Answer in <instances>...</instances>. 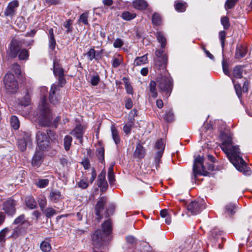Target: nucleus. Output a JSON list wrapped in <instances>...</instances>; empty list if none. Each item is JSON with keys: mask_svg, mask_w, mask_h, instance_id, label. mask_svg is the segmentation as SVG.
Returning <instances> with one entry per match:
<instances>
[{"mask_svg": "<svg viewBox=\"0 0 252 252\" xmlns=\"http://www.w3.org/2000/svg\"><path fill=\"white\" fill-rule=\"evenodd\" d=\"M225 135L220 146L221 150L239 171L246 175H251L252 174L251 168L241 156V153L239 146L233 145L232 138L229 135L225 134Z\"/></svg>", "mask_w": 252, "mask_h": 252, "instance_id": "1", "label": "nucleus"}, {"mask_svg": "<svg viewBox=\"0 0 252 252\" xmlns=\"http://www.w3.org/2000/svg\"><path fill=\"white\" fill-rule=\"evenodd\" d=\"M103 232L100 230H96L92 236L93 243L95 248H100L104 245L105 237L111 233L112 227L110 220L105 221L102 226Z\"/></svg>", "mask_w": 252, "mask_h": 252, "instance_id": "2", "label": "nucleus"}, {"mask_svg": "<svg viewBox=\"0 0 252 252\" xmlns=\"http://www.w3.org/2000/svg\"><path fill=\"white\" fill-rule=\"evenodd\" d=\"M39 109L40 113L38 120L40 125L42 126H49L52 124V114L45 98L42 100Z\"/></svg>", "mask_w": 252, "mask_h": 252, "instance_id": "3", "label": "nucleus"}, {"mask_svg": "<svg viewBox=\"0 0 252 252\" xmlns=\"http://www.w3.org/2000/svg\"><path fill=\"white\" fill-rule=\"evenodd\" d=\"M54 132L51 130H47V133L38 131L36 134V141L37 147L42 151H48L50 148L49 139H55L54 135H52Z\"/></svg>", "mask_w": 252, "mask_h": 252, "instance_id": "4", "label": "nucleus"}, {"mask_svg": "<svg viewBox=\"0 0 252 252\" xmlns=\"http://www.w3.org/2000/svg\"><path fill=\"white\" fill-rule=\"evenodd\" d=\"M157 82L160 91L164 94L166 97H168L173 89L172 79L165 75L159 74L157 78Z\"/></svg>", "mask_w": 252, "mask_h": 252, "instance_id": "5", "label": "nucleus"}, {"mask_svg": "<svg viewBox=\"0 0 252 252\" xmlns=\"http://www.w3.org/2000/svg\"><path fill=\"white\" fill-rule=\"evenodd\" d=\"M4 83L7 93L12 94L17 92L18 84L13 74L7 73L4 77Z\"/></svg>", "mask_w": 252, "mask_h": 252, "instance_id": "6", "label": "nucleus"}, {"mask_svg": "<svg viewBox=\"0 0 252 252\" xmlns=\"http://www.w3.org/2000/svg\"><path fill=\"white\" fill-rule=\"evenodd\" d=\"M107 203V197L105 196H100L94 207V213L96 219L101 220L105 212V206Z\"/></svg>", "mask_w": 252, "mask_h": 252, "instance_id": "7", "label": "nucleus"}, {"mask_svg": "<svg viewBox=\"0 0 252 252\" xmlns=\"http://www.w3.org/2000/svg\"><path fill=\"white\" fill-rule=\"evenodd\" d=\"M16 201L9 198L3 202L2 210L8 216L13 217L16 212Z\"/></svg>", "mask_w": 252, "mask_h": 252, "instance_id": "8", "label": "nucleus"}, {"mask_svg": "<svg viewBox=\"0 0 252 252\" xmlns=\"http://www.w3.org/2000/svg\"><path fill=\"white\" fill-rule=\"evenodd\" d=\"M22 47V43L20 41L12 40L7 51V55L11 58H16Z\"/></svg>", "mask_w": 252, "mask_h": 252, "instance_id": "9", "label": "nucleus"}, {"mask_svg": "<svg viewBox=\"0 0 252 252\" xmlns=\"http://www.w3.org/2000/svg\"><path fill=\"white\" fill-rule=\"evenodd\" d=\"M203 200L192 201L188 205L187 210L191 215H197L205 208Z\"/></svg>", "mask_w": 252, "mask_h": 252, "instance_id": "10", "label": "nucleus"}, {"mask_svg": "<svg viewBox=\"0 0 252 252\" xmlns=\"http://www.w3.org/2000/svg\"><path fill=\"white\" fill-rule=\"evenodd\" d=\"M19 6V2L18 0H13L10 1L4 11V15L6 17L12 18L16 15Z\"/></svg>", "mask_w": 252, "mask_h": 252, "instance_id": "11", "label": "nucleus"}, {"mask_svg": "<svg viewBox=\"0 0 252 252\" xmlns=\"http://www.w3.org/2000/svg\"><path fill=\"white\" fill-rule=\"evenodd\" d=\"M60 90L57 85L53 84L52 85L49 96V99L51 103L54 105L58 103L60 99Z\"/></svg>", "mask_w": 252, "mask_h": 252, "instance_id": "12", "label": "nucleus"}, {"mask_svg": "<svg viewBox=\"0 0 252 252\" xmlns=\"http://www.w3.org/2000/svg\"><path fill=\"white\" fill-rule=\"evenodd\" d=\"M106 172L103 170L98 175L97 178V186L100 188L101 191H105L108 188V184L105 179Z\"/></svg>", "mask_w": 252, "mask_h": 252, "instance_id": "13", "label": "nucleus"}, {"mask_svg": "<svg viewBox=\"0 0 252 252\" xmlns=\"http://www.w3.org/2000/svg\"><path fill=\"white\" fill-rule=\"evenodd\" d=\"M168 57L166 54H164L161 58L155 60V67L156 69H165L167 63Z\"/></svg>", "mask_w": 252, "mask_h": 252, "instance_id": "14", "label": "nucleus"}, {"mask_svg": "<svg viewBox=\"0 0 252 252\" xmlns=\"http://www.w3.org/2000/svg\"><path fill=\"white\" fill-rule=\"evenodd\" d=\"M53 72L55 76L64 74V70L60 64V61L57 59L53 60Z\"/></svg>", "mask_w": 252, "mask_h": 252, "instance_id": "15", "label": "nucleus"}, {"mask_svg": "<svg viewBox=\"0 0 252 252\" xmlns=\"http://www.w3.org/2000/svg\"><path fill=\"white\" fill-rule=\"evenodd\" d=\"M49 198L51 201L57 203L62 200L63 198V196L59 190L56 189L50 192Z\"/></svg>", "mask_w": 252, "mask_h": 252, "instance_id": "16", "label": "nucleus"}, {"mask_svg": "<svg viewBox=\"0 0 252 252\" xmlns=\"http://www.w3.org/2000/svg\"><path fill=\"white\" fill-rule=\"evenodd\" d=\"M70 134L78 139L81 142L83 140V127L81 125H77L75 128L71 132Z\"/></svg>", "mask_w": 252, "mask_h": 252, "instance_id": "17", "label": "nucleus"}, {"mask_svg": "<svg viewBox=\"0 0 252 252\" xmlns=\"http://www.w3.org/2000/svg\"><path fill=\"white\" fill-rule=\"evenodd\" d=\"M43 154L42 152L38 151L35 153L33 157L32 160V164L34 166L38 167L42 162Z\"/></svg>", "mask_w": 252, "mask_h": 252, "instance_id": "18", "label": "nucleus"}, {"mask_svg": "<svg viewBox=\"0 0 252 252\" xmlns=\"http://www.w3.org/2000/svg\"><path fill=\"white\" fill-rule=\"evenodd\" d=\"M123 62V57L120 54H115L112 60V66L113 68H117Z\"/></svg>", "mask_w": 252, "mask_h": 252, "instance_id": "19", "label": "nucleus"}, {"mask_svg": "<svg viewBox=\"0 0 252 252\" xmlns=\"http://www.w3.org/2000/svg\"><path fill=\"white\" fill-rule=\"evenodd\" d=\"M27 207L30 209H33L37 207V203L34 198L31 196H28L25 198Z\"/></svg>", "mask_w": 252, "mask_h": 252, "instance_id": "20", "label": "nucleus"}, {"mask_svg": "<svg viewBox=\"0 0 252 252\" xmlns=\"http://www.w3.org/2000/svg\"><path fill=\"white\" fill-rule=\"evenodd\" d=\"M155 35L159 43L161 44V47L163 49L166 45V39L164 33L161 32H157Z\"/></svg>", "mask_w": 252, "mask_h": 252, "instance_id": "21", "label": "nucleus"}, {"mask_svg": "<svg viewBox=\"0 0 252 252\" xmlns=\"http://www.w3.org/2000/svg\"><path fill=\"white\" fill-rule=\"evenodd\" d=\"M187 6V3L186 2H181L180 0L175 1L174 3L175 9L179 12H185Z\"/></svg>", "mask_w": 252, "mask_h": 252, "instance_id": "22", "label": "nucleus"}, {"mask_svg": "<svg viewBox=\"0 0 252 252\" xmlns=\"http://www.w3.org/2000/svg\"><path fill=\"white\" fill-rule=\"evenodd\" d=\"M133 7L139 10H143L148 7V3L144 0H135L133 2Z\"/></svg>", "mask_w": 252, "mask_h": 252, "instance_id": "23", "label": "nucleus"}, {"mask_svg": "<svg viewBox=\"0 0 252 252\" xmlns=\"http://www.w3.org/2000/svg\"><path fill=\"white\" fill-rule=\"evenodd\" d=\"M111 131L113 139L115 144L116 145L120 144L121 139L119 133L116 127L113 125L111 126Z\"/></svg>", "mask_w": 252, "mask_h": 252, "instance_id": "24", "label": "nucleus"}, {"mask_svg": "<svg viewBox=\"0 0 252 252\" xmlns=\"http://www.w3.org/2000/svg\"><path fill=\"white\" fill-rule=\"evenodd\" d=\"M145 154V149L144 147L138 143L136 145V149L134 153V156L138 158H142L144 157Z\"/></svg>", "mask_w": 252, "mask_h": 252, "instance_id": "25", "label": "nucleus"}, {"mask_svg": "<svg viewBox=\"0 0 252 252\" xmlns=\"http://www.w3.org/2000/svg\"><path fill=\"white\" fill-rule=\"evenodd\" d=\"M147 54L141 56L136 58L134 61V65L135 66H140L146 64L148 63Z\"/></svg>", "mask_w": 252, "mask_h": 252, "instance_id": "26", "label": "nucleus"}, {"mask_svg": "<svg viewBox=\"0 0 252 252\" xmlns=\"http://www.w3.org/2000/svg\"><path fill=\"white\" fill-rule=\"evenodd\" d=\"M235 209L236 205L233 203H230L225 206L224 213L229 216H232L235 213Z\"/></svg>", "mask_w": 252, "mask_h": 252, "instance_id": "27", "label": "nucleus"}, {"mask_svg": "<svg viewBox=\"0 0 252 252\" xmlns=\"http://www.w3.org/2000/svg\"><path fill=\"white\" fill-rule=\"evenodd\" d=\"M193 174L195 177L197 175H206L207 172L205 171V167L203 164H201V166L198 164V167L196 168V170L194 169V164H193Z\"/></svg>", "mask_w": 252, "mask_h": 252, "instance_id": "28", "label": "nucleus"}, {"mask_svg": "<svg viewBox=\"0 0 252 252\" xmlns=\"http://www.w3.org/2000/svg\"><path fill=\"white\" fill-rule=\"evenodd\" d=\"M149 88V91L151 93V96L153 98H156L158 96V92L156 89V82L154 81H151Z\"/></svg>", "mask_w": 252, "mask_h": 252, "instance_id": "29", "label": "nucleus"}, {"mask_svg": "<svg viewBox=\"0 0 252 252\" xmlns=\"http://www.w3.org/2000/svg\"><path fill=\"white\" fill-rule=\"evenodd\" d=\"M19 102L21 105L27 106L31 103V96L29 93H26L25 96L19 100Z\"/></svg>", "mask_w": 252, "mask_h": 252, "instance_id": "30", "label": "nucleus"}, {"mask_svg": "<svg viewBox=\"0 0 252 252\" xmlns=\"http://www.w3.org/2000/svg\"><path fill=\"white\" fill-rule=\"evenodd\" d=\"M37 202L40 209L42 212H43L47 205V200L46 197L42 195H39L37 198Z\"/></svg>", "mask_w": 252, "mask_h": 252, "instance_id": "31", "label": "nucleus"}, {"mask_svg": "<svg viewBox=\"0 0 252 252\" xmlns=\"http://www.w3.org/2000/svg\"><path fill=\"white\" fill-rule=\"evenodd\" d=\"M72 141V138L69 135H66L63 139V146L64 147V149L68 151L71 145V143Z\"/></svg>", "mask_w": 252, "mask_h": 252, "instance_id": "32", "label": "nucleus"}, {"mask_svg": "<svg viewBox=\"0 0 252 252\" xmlns=\"http://www.w3.org/2000/svg\"><path fill=\"white\" fill-rule=\"evenodd\" d=\"M18 55L20 60H27L29 56V52L26 49H21Z\"/></svg>", "mask_w": 252, "mask_h": 252, "instance_id": "33", "label": "nucleus"}, {"mask_svg": "<svg viewBox=\"0 0 252 252\" xmlns=\"http://www.w3.org/2000/svg\"><path fill=\"white\" fill-rule=\"evenodd\" d=\"M152 23L156 26H159L161 24V17L159 14L157 13L153 14L152 16Z\"/></svg>", "mask_w": 252, "mask_h": 252, "instance_id": "34", "label": "nucleus"}, {"mask_svg": "<svg viewBox=\"0 0 252 252\" xmlns=\"http://www.w3.org/2000/svg\"><path fill=\"white\" fill-rule=\"evenodd\" d=\"M49 182L47 179H40L36 182L35 185L39 188H44L48 185Z\"/></svg>", "mask_w": 252, "mask_h": 252, "instance_id": "35", "label": "nucleus"}, {"mask_svg": "<svg viewBox=\"0 0 252 252\" xmlns=\"http://www.w3.org/2000/svg\"><path fill=\"white\" fill-rule=\"evenodd\" d=\"M163 153V151H158L156 153L155 161L156 168L158 169L159 167V164L160 163V158L162 156Z\"/></svg>", "mask_w": 252, "mask_h": 252, "instance_id": "36", "label": "nucleus"}, {"mask_svg": "<svg viewBox=\"0 0 252 252\" xmlns=\"http://www.w3.org/2000/svg\"><path fill=\"white\" fill-rule=\"evenodd\" d=\"M40 249L43 252H49L51 250V246L50 243L46 241H43L40 244Z\"/></svg>", "mask_w": 252, "mask_h": 252, "instance_id": "37", "label": "nucleus"}, {"mask_svg": "<svg viewBox=\"0 0 252 252\" xmlns=\"http://www.w3.org/2000/svg\"><path fill=\"white\" fill-rule=\"evenodd\" d=\"M164 120L167 122H172L174 119V115L172 110L167 111L164 115Z\"/></svg>", "mask_w": 252, "mask_h": 252, "instance_id": "38", "label": "nucleus"}, {"mask_svg": "<svg viewBox=\"0 0 252 252\" xmlns=\"http://www.w3.org/2000/svg\"><path fill=\"white\" fill-rule=\"evenodd\" d=\"M72 21L71 20H68L64 22L63 26V27L66 29L65 31L66 33H68L69 32H71L73 31V28L72 27Z\"/></svg>", "mask_w": 252, "mask_h": 252, "instance_id": "39", "label": "nucleus"}, {"mask_svg": "<svg viewBox=\"0 0 252 252\" xmlns=\"http://www.w3.org/2000/svg\"><path fill=\"white\" fill-rule=\"evenodd\" d=\"M246 54V52L242 47L237 48L235 52L236 58L241 59L245 57Z\"/></svg>", "mask_w": 252, "mask_h": 252, "instance_id": "40", "label": "nucleus"}, {"mask_svg": "<svg viewBox=\"0 0 252 252\" xmlns=\"http://www.w3.org/2000/svg\"><path fill=\"white\" fill-rule=\"evenodd\" d=\"M122 17L124 20L129 21L134 19L136 17V14L125 11L123 13Z\"/></svg>", "mask_w": 252, "mask_h": 252, "instance_id": "41", "label": "nucleus"}, {"mask_svg": "<svg viewBox=\"0 0 252 252\" xmlns=\"http://www.w3.org/2000/svg\"><path fill=\"white\" fill-rule=\"evenodd\" d=\"M86 55L89 61H92L94 59L97 60L96 58V51L94 48L90 49L87 53Z\"/></svg>", "mask_w": 252, "mask_h": 252, "instance_id": "42", "label": "nucleus"}, {"mask_svg": "<svg viewBox=\"0 0 252 252\" xmlns=\"http://www.w3.org/2000/svg\"><path fill=\"white\" fill-rule=\"evenodd\" d=\"M89 17V12L87 11L82 13L79 18V22L83 24L88 25V18Z\"/></svg>", "mask_w": 252, "mask_h": 252, "instance_id": "43", "label": "nucleus"}, {"mask_svg": "<svg viewBox=\"0 0 252 252\" xmlns=\"http://www.w3.org/2000/svg\"><path fill=\"white\" fill-rule=\"evenodd\" d=\"M11 125L15 129H17L19 127L20 123L17 117L15 116H12L10 121Z\"/></svg>", "mask_w": 252, "mask_h": 252, "instance_id": "44", "label": "nucleus"}, {"mask_svg": "<svg viewBox=\"0 0 252 252\" xmlns=\"http://www.w3.org/2000/svg\"><path fill=\"white\" fill-rule=\"evenodd\" d=\"M233 75L236 78H241L242 77V68L240 66H235L233 69Z\"/></svg>", "mask_w": 252, "mask_h": 252, "instance_id": "45", "label": "nucleus"}, {"mask_svg": "<svg viewBox=\"0 0 252 252\" xmlns=\"http://www.w3.org/2000/svg\"><path fill=\"white\" fill-rule=\"evenodd\" d=\"M77 185L79 188L82 189H87L89 186L88 179L87 178H83L80 180V181L77 183Z\"/></svg>", "mask_w": 252, "mask_h": 252, "instance_id": "46", "label": "nucleus"}, {"mask_svg": "<svg viewBox=\"0 0 252 252\" xmlns=\"http://www.w3.org/2000/svg\"><path fill=\"white\" fill-rule=\"evenodd\" d=\"M26 221L25 216L22 214L17 217L14 220L13 224H23Z\"/></svg>", "mask_w": 252, "mask_h": 252, "instance_id": "47", "label": "nucleus"}, {"mask_svg": "<svg viewBox=\"0 0 252 252\" xmlns=\"http://www.w3.org/2000/svg\"><path fill=\"white\" fill-rule=\"evenodd\" d=\"M43 212L45 214V216L47 218H51L56 213V210L51 207H48L46 209H44Z\"/></svg>", "mask_w": 252, "mask_h": 252, "instance_id": "48", "label": "nucleus"}, {"mask_svg": "<svg viewBox=\"0 0 252 252\" xmlns=\"http://www.w3.org/2000/svg\"><path fill=\"white\" fill-rule=\"evenodd\" d=\"M96 155L100 162L104 159V149L103 147H100L96 151Z\"/></svg>", "mask_w": 252, "mask_h": 252, "instance_id": "49", "label": "nucleus"}, {"mask_svg": "<svg viewBox=\"0 0 252 252\" xmlns=\"http://www.w3.org/2000/svg\"><path fill=\"white\" fill-rule=\"evenodd\" d=\"M238 0H227L225 3L226 10L232 8L237 3Z\"/></svg>", "mask_w": 252, "mask_h": 252, "instance_id": "50", "label": "nucleus"}, {"mask_svg": "<svg viewBox=\"0 0 252 252\" xmlns=\"http://www.w3.org/2000/svg\"><path fill=\"white\" fill-rule=\"evenodd\" d=\"M221 24L225 30H227L230 27L229 18L226 16L222 17L221 18Z\"/></svg>", "mask_w": 252, "mask_h": 252, "instance_id": "51", "label": "nucleus"}, {"mask_svg": "<svg viewBox=\"0 0 252 252\" xmlns=\"http://www.w3.org/2000/svg\"><path fill=\"white\" fill-rule=\"evenodd\" d=\"M164 142L162 139L158 140L155 144V147L158 151H164Z\"/></svg>", "mask_w": 252, "mask_h": 252, "instance_id": "52", "label": "nucleus"}, {"mask_svg": "<svg viewBox=\"0 0 252 252\" xmlns=\"http://www.w3.org/2000/svg\"><path fill=\"white\" fill-rule=\"evenodd\" d=\"M58 77V85L57 86H59L60 87H63L66 83V80L64 78V75H59L57 76Z\"/></svg>", "mask_w": 252, "mask_h": 252, "instance_id": "53", "label": "nucleus"}, {"mask_svg": "<svg viewBox=\"0 0 252 252\" xmlns=\"http://www.w3.org/2000/svg\"><path fill=\"white\" fill-rule=\"evenodd\" d=\"M203 158L198 156L195 159L194 161V169L196 170V168L198 167V164H199V166H201V164H203Z\"/></svg>", "mask_w": 252, "mask_h": 252, "instance_id": "54", "label": "nucleus"}, {"mask_svg": "<svg viewBox=\"0 0 252 252\" xmlns=\"http://www.w3.org/2000/svg\"><path fill=\"white\" fill-rule=\"evenodd\" d=\"M8 228H5L0 232V242H4L5 240V237L6 234L9 231Z\"/></svg>", "mask_w": 252, "mask_h": 252, "instance_id": "55", "label": "nucleus"}, {"mask_svg": "<svg viewBox=\"0 0 252 252\" xmlns=\"http://www.w3.org/2000/svg\"><path fill=\"white\" fill-rule=\"evenodd\" d=\"M225 36H226V32L225 31H220L219 32V38L220 40L221 45L222 49L224 48V46Z\"/></svg>", "mask_w": 252, "mask_h": 252, "instance_id": "56", "label": "nucleus"}, {"mask_svg": "<svg viewBox=\"0 0 252 252\" xmlns=\"http://www.w3.org/2000/svg\"><path fill=\"white\" fill-rule=\"evenodd\" d=\"M100 78L98 75H94L91 79L90 83L93 86H96L99 82Z\"/></svg>", "mask_w": 252, "mask_h": 252, "instance_id": "57", "label": "nucleus"}, {"mask_svg": "<svg viewBox=\"0 0 252 252\" xmlns=\"http://www.w3.org/2000/svg\"><path fill=\"white\" fill-rule=\"evenodd\" d=\"M11 69L16 74H20L21 73L20 66L17 63H14L12 65Z\"/></svg>", "mask_w": 252, "mask_h": 252, "instance_id": "58", "label": "nucleus"}, {"mask_svg": "<svg viewBox=\"0 0 252 252\" xmlns=\"http://www.w3.org/2000/svg\"><path fill=\"white\" fill-rule=\"evenodd\" d=\"M124 45V42L120 38H117L113 43V46L115 48H121Z\"/></svg>", "mask_w": 252, "mask_h": 252, "instance_id": "59", "label": "nucleus"}, {"mask_svg": "<svg viewBox=\"0 0 252 252\" xmlns=\"http://www.w3.org/2000/svg\"><path fill=\"white\" fill-rule=\"evenodd\" d=\"M132 127V124H126L123 127L124 132L126 134H129L131 132V128Z\"/></svg>", "mask_w": 252, "mask_h": 252, "instance_id": "60", "label": "nucleus"}, {"mask_svg": "<svg viewBox=\"0 0 252 252\" xmlns=\"http://www.w3.org/2000/svg\"><path fill=\"white\" fill-rule=\"evenodd\" d=\"M56 45V42L55 38H49V46L52 50L55 49Z\"/></svg>", "mask_w": 252, "mask_h": 252, "instance_id": "61", "label": "nucleus"}, {"mask_svg": "<svg viewBox=\"0 0 252 252\" xmlns=\"http://www.w3.org/2000/svg\"><path fill=\"white\" fill-rule=\"evenodd\" d=\"M222 69L225 75L228 76L230 75L228 65L226 63H225L224 61L222 62Z\"/></svg>", "mask_w": 252, "mask_h": 252, "instance_id": "62", "label": "nucleus"}, {"mask_svg": "<svg viewBox=\"0 0 252 252\" xmlns=\"http://www.w3.org/2000/svg\"><path fill=\"white\" fill-rule=\"evenodd\" d=\"M133 103L132 100L128 98L126 100L125 107L127 109H130L132 107Z\"/></svg>", "mask_w": 252, "mask_h": 252, "instance_id": "63", "label": "nucleus"}, {"mask_svg": "<svg viewBox=\"0 0 252 252\" xmlns=\"http://www.w3.org/2000/svg\"><path fill=\"white\" fill-rule=\"evenodd\" d=\"M126 240L127 243L130 244H133L136 243V239L132 236H129L126 237Z\"/></svg>", "mask_w": 252, "mask_h": 252, "instance_id": "64", "label": "nucleus"}]
</instances>
